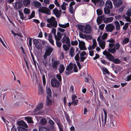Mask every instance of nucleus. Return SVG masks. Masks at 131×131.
Listing matches in <instances>:
<instances>
[{"mask_svg": "<svg viewBox=\"0 0 131 131\" xmlns=\"http://www.w3.org/2000/svg\"><path fill=\"white\" fill-rule=\"evenodd\" d=\"M114 121V117L113 115H111L110 118L108 119L107 122V123L106 124V127L107 128L110 129L112 128L113 127L115 126L113 122Z\"/></svg>", "mask_w": 131, "mask_h": 131, "instance_id": "f257e3e1", "label": "nucleus"}, {"mask_svg": "<svg viewBox=\"0 0 131 131\" xmlns=\"http://www.w3.org/2000/svg\"><path fill=\"white\" fill-rule=\"evenodd\" d=\"M103 54L105 55L106 58L110 61H113L114 58L113 56L110 53H108L107 51L105 50L103 52Z\"/></svg>", "mask_w": 131, "mask_h": 131, "instance_id": "f03ea898", "label": "nucleus"}, {"mask_svg": "<svg viewBox=\"0 0 131 131\" xmlns=\"http://www.w3.org/2000/svg\"><path fill=\"white\" fill-rule=\"evenodd\" d=\"M38 11L39 12L44 13L49 15L50 14V10L47 7H40L38 9Z\"/></svg>", "mask_w": 131, "mask_h": 131, "instance_id": "7ed1b4c3", "label": "nucleus"}, {"mask_svg": "<svg viewBox=\"0 0 131 131\" xmlns=\"http://www.w3.org/2000/svg\"><path fill=\"white\" fill-rule=\"evenodd\" d=\"M51 84L53 87L57 88L60 85V83L56 79L53 78L51 80Z\"/></svg>", "mask_w": 131, "mask_h": 131, "instance_id": "20e7f679", "label": "nucleus"}, {"mask_svg": "<svg viewBox=\"0 0 131 131\" xmlns=\"http://www.w3.org/2000/svg\"><path fill=\"white\" fill-rule=\"evenodd\" d=\"M91 27L90 25L86 24L84 26L83 32L89 34L91 32Z\"/></svg>", "mask_w": 131, "mask_h": 131, "instance_id": "39448f33", "label": "nucleus"}, {"mask_svg": "<svg viewBox=\"0 0 131 131\" xmlns=\"http://www.w3.org/2000/svg\"><path fill=\"white\" fill-rule=\"evenodd\" d=\"M103 110L105 115L104 122L103 121V117L102 114L101 115V119L103 123L102 125H103V126H105L106 124L107 118V113L105 109H103Z\"/></svg>", "mask_w": 131, "mask_h": 131, "instance_id": "423d86ee", "label": "nucleus"}, {"mask_svg": "<svg viewBox=\"0 0 131 131\" xmlns=\"http://www.w3.org/2000/svg\"><path fill=\"white\" fill-rule=\"evenodd\" d=\"M34 43L36 47L38 50L42 49V46L39 41L36 39L33 40Z\"/></svg>", "mask_w": 131, "mask_h": 131, "instance_id": "0eeeda50", "label": "nucleus"}, {"mask_svg": "<svg viewBox=\"0 0 131 131\" xmlns=\"http://www.w3.org/2000/svg\"><path fill=\"white\" fill-rule=\"evenodd\" d=\"M106 30L107 32H112L114 29V26L111 24L107 25L105 27Z\"/></svg>", "mask_w": 131, "mask_h": 131, "instance_id": "6e6552de", "label": "nucleus"}, {"mask_svg": "<svg viewBox=\"0 0 131 131\" xmlns=\"http://www.w3.org/2000/svg\"><path fill=\"white\" fill-rule=\"evenodd\" d=\"M62 10H58L57 8H56L53 10V14L57 18H59L61 14Z\"/></svg>", "mask_w": 131, "mask_h": 131, "instance_id": "1a4fd4ad", "label": "nucleus"}, {"mask_svg": "<svg viewBox=\"0 0 131 131\" xmlns=\"http://www.w3.org/2000/svg\"><path fill=\"white\" fill-rule=\"evenodd\" d=\"M56 123L57 124L60 131H63L62 126V125L61 122L60 120L57 118L55 119H54Z\"/></svg>", "mask_w": 131, "mask_h": 131, "instance_id": "9d476101", "label": "nucleus"}, {"mask_svg": "<svg viewBox=\"0 0 131 131\" xmlns=\"http://www.w3.org/2000/svg\"><path fill=\"white\" fill-rule=\"evenodd\" d=\"M78 41L79 42V48L81 50H86L87 48L85 46V43L83 41H81L79 39Z\"/></svg>", "mask_w": 131, "mask_h": 131, "instance_id": "9b49d317", "label": "nucleus"}, {"mask_svg": "<svg viewBox=\"0 0 131 131\" xmlns=\"http://www.w3.org/2000/svg\"><path fill=\"white\" fill-rule=\"evenodd\" d=\"M105 17L104 15L98 16L97 18L96 21L97 25L101 24L103 21L105 20Z\"/></svg>", "mask_w": 131, "mask_h": 131, "instance_id": "f8f14e48", "label": "nucleus"}, {"mask_svg": "<svg viewBox=\"0 0 131 131\" xmlns=\"http://www.w3.org/2000/svg\"><path fill=\"white\" fill-rule=\"evenodd\" d=\"M64 36L62 38V42L63 43L66 44L70 43V39L68 37H67L66 34H64Z\"/></svg>", "mask_w": 131, "mask_h": 131, "instance_id": "ddd939ff", "label": "nucleus"}, {"mask_svg": "<svg viewBox=\"0 0 131 131\" xmlns=\"http://www.w3.org/2000/svg\"><path fill=\"white\" fill-rule=\"evenodd\" d=\"M59 64V61L54 60L52 62V66L53 69L56 70L57 69V67Z\"/></svg>", "mask_w": 131, "mask_h": 131, "instance_id": "4468645a", "label": "nucleus"}, {"mask_svg": "<svg viewBox=\"0 0 131 131\" xmlns=\"http://www.w3.org/2000/svg\"><path fill=\"white\" fill-rule=\"evenodd\" d=\"M105 5L107 8L109 9H112L113 7L112 3L110 0L106 2Z\"/></svg>", "mask_w": 131, "mask_h": 131, "instance_id": "2eb2a0df", "label": "nucleus"}, {"mask_svg": "<svg viewBox=\"0 0 131 131\" xmlns=\"http://www.w3.org/2000/svg\"><path fill=\"white\" fill-rule=\"evenodd\" d=\"M67 45L64 44L63 45L62 47L65 51H67L68 50L70 47H71V45L70 44H66Z\"/></svg>", "mask_w": 131, "mask_h": 131, "instance_id": "dca6fc26", "label": "nucleus"}, {"mask_svg": "<svg viewBox=\"0 0 131 131\" xmlns=\"http://www.w3.org/2000/svg\"><path fill=\"white\" fill-rule=\"evenodd\" d=\"M51 97H47L46 105L49 106L50 105H51L52 104V101L50 99H49Z\"/></svg>", "mask_w": 131, "mask_h": 131, "instance_id": "f3484780", "label": "nucleus"}, {"mask_svg": "<svg viewBox=\"0 0 131 131\" xmlns=\"http://www.w3.org/2000/svg\"><path fill=\"white\" fill-rule=\"evenodd\" d=\"M53 50V48L50 47H49L48 49L46 50L45 53L46 54H47L48 55H50L51 53Z\"/></svg>", "mask_w": 131, "mask_h": 131, "instance_id": "a211bd4d", "label": "nucleus"}, {"mask_svg": "<svg viewBox=\"0 0 131 131\" xmlns=\"http://www.w3.org/2000/svg\"><path fill=\"white\" fill-rule=\"evenodd\" d=\"M99 46L102 49H104L106 44V42L105 41H102L100 42H99Z\"/></svg>", "mask_w": 131, "mask_h": 131, "instance_id": "6ab92c4d", "label": "nucleus"}, {"mask_svg": "<svg viewBox=\"0 0 131 131\" xmlns=\"http://www.w3.org/2000/svg\"><path fill=\"white\" fill-rule=\"evenodd\" d=\"M77 98V96L75 94H73L72 95L71 99L72 102H75L76 103H78L79 102V100L78 99L75 100V99Z\"/></svg>", "mask_w": 131, "mask_h": 131, "instance_id": "aec40b11", "label": "nucleus"}, {"mask_svg": "<svg viewBox=\"0 0 131 131\" xmlns=\"http://www.w3.org/2000/svg\"><path fill=\"white\" fill-rule=\"evenodd\" d=\"M65 68L63 64H61L60 65L59 69V73L60 74L62 73L64 71Z\"/></svg>", "mask_w": 131, "mask_h": 131, "instance_id": "412c9836", "label": "nucleus"}, {"mask_svg": "<svg viewBox=\"0 0 131 131\" xmlns=\"http://www.w3.org/2000/svg\"><path fill=\"white\" fill-rule=\"evenodd\" d=\"M18 124L20 126H22L25 128H28V126L23 121H19Z\"/></svg>", "mask_w": 131, "mask_h": 131, "instance_id": "4be33fe9", "label": "nucleus"}, {"mask_svg": "<svg viewBox=\"0 0 131 131\" xmlns=\"http://www.w3.org/2000/svg\"><path fill=\"white\" fill-rule=\"evenodd\" d=\"M69 55L71 57H74L75 55L74 49L72 47L70 49Z\"/></svg>", "mask_w": 131, "mask_h": 131, "instance_id": "5701e85b", "label": "nucleus"}, {"mask_svg": "<svg viewBox=\"0 0 131 131\" xmlns=\"http://www.w3.org/2000/svg\"><path fill=\"white\" fill-rule=\"evenodd\" d=\"M65 117L66 119L69 124H70L72 122L70 120V117L68 114L66 113H65Z\"/></svg>", "mask_w": 131, "mask_h": 131, "instance_id": "b1692460", "label": "nucleus"}, {"mask_svg": "<svg viewBox=\"0 0 131 131\" xmlns=\"http://www.w3.org/2000/svg\"><path fill=\"white\" fill-rule=\"evenodd\" d=\"M99 97L100 99L101 100L105 102H106V99L103 95V93L101 91H99Z\"/></svg>", "mask_w": 131, "mask_h": 131, "instance_id": "393cba45", "label": "nucleus"}, {"mask_svg": "<svg viewBox=\"0 0 131 131\" xmlns=\"http://www.w3.org/2000/svg\"><path fill=\"white\" fill-rule=\"evenodd\" d=\"M46 92L47 94V97H51V91L50 88H48L47 89Z\"/></svg>", "mask_w": 131, "mask_h": 131, "instance_id": "a878e982", "label": "nucleus"}, {"mask_svg": "<svg viewBox=\"0 0 131 131\" xmlns=\"http://www.w3.org/2000/svg\"><path fill=\"white\" fill-rule=\"evenodd\" d=\"M116 51L115 47H114V48H109L108 49V52L110 53H111L113 54Z\"/></svg>", "mask_w": 131, "mask_h": 131, "instance_id": "bb28decb", "label": "nucleus"}, {"mask_svg": "<svg viewBox=\"0 0 131 131\" xmlns=\"http://www.w3.org/2000/svg\"><path fill=\"white\" fill-rule=\"evenodd\" d=\"M34 4L36 8H38L42 6L41 4L38 1H34Z\"/></svg>", "mask_w": 131, "mask_h": 131, "instance_id": "cd10ccee", "label": "nucleus"}, {"mask_svg": "<svg viewBox=\"0 0 131 131\" xmlns=\"http://www.w3.org/2000/svg\"><path fill=\"white\" fill-rule=\"evenodd\" d=\"M39 129V131H50L48 128L43 126H40Z\"/></svg>", "mask_w": 131, "mask_h": 131, "instance_id": "c85d7f7f", "label": "nucleus"}, {"mask_svg": "<svg viewBox=\"0 0 131 131\" xmlns=\"http://www.w3.org/2000/svg\"><path fill=\"white\" fill-rule=\"evenodd\" d=\"M114 24L115 25L116 29L117 30H119L120 29V24L117 21H115Z\"/></svg>", "mask_w": 131, "mask_h": 131, "instance_id": "c756f323", "label": "nucleus"}, {"mask_svg": "<svg viewBox=\"0 0 131 131\" xmlns=\"http://www.w3.org/2000/svg\"><path fill=\"white\" fill-rule=\"evenodd\" d=\"M73 68V66L72 63H70L66 68V70H70L72 71V70Z\"/></svg>", "mask_w": 131, "mask_h": 131, "instance_id": "7c9ffc66", "label": "nucleus"}, {"mask_svg": "<svg viewBox=\"0 0 131 131\" xmlns=\"http://www.w3.org/2000/svg\"><path fill=\"white\" fill-rule=\"evenodd\" d=\"M114 18L112 17L107 18L106 20H104L105 23H109L111 22L113 20Z\"/></svg>", "mask_w": 131, "mask_h": 131, "instance_id": "2f4dec72", "label": "nucleus"}, {"mask_svg": "<svg viewBox=\"0 0 131 131\" xmlns=\"http://www.w3.org/2000/svg\"><path fill=\"white\" fill-rule=\"evenodd\" d=\"M59 26L61 27L66 28L69 26V23H67L65 24H59Z\"/></svg>", "mask_w": 131, "mask_h": 131, "instance_id": "473e14b6", "label": "nucleus"}, {"mask_svg": "<svg viewBox=\"0 0 131 131\" xmlns=\"http://www.w3.org/2000/svg\"><path fill=\"white\" fill-rule=\"evenodd\" d=\"M43 106V104L42 102H40L36 108L37 109V110H39L42 109Z\"/></svg>", "mask_w": 131, "mask_h": 131, "instance_id": "72a5a7b5", "label": "nucleus"}, {"mask_svg": "<svg viewBox=\"0 0 131 131\" xmlns=\"http://www.w3.org/2000/svg\"><path fill=\"white\" fill-rule=\"evenodd\" d=\"M80 51L79 50L74 57L75 60L76 61H79L80 60L79 54L80 53Z\"/></svg>", "mask_w": 131, "mask_h": 131, "instance_id": "f704fd0d", "label": "nucleus"}, {"mask_svg": "<svg viewBox=\"0 0 131 131\" xmlns=\"http://www.w3.org/2000/svg\"><path fill=\"white\" fill-rule=\"evenodd\" d=\"M30 3V0H24L23 2V4L25 6H27L29 5Z\"/></svg>", "mask_w": 131, "mask_h": 131, "instance_id": "c9c22d12", "label": "nucleus"}, {"mask_svg": "<svg viewBox=\"0 0 131 131\" xmlns=\"http://www.w3.org/2000/svg\"><path fill=\"white\" fill-rule=\"evenodd\" d=\"M77 27L79 30L82 32L83 31L84 26L79 24L78 25Z\"/></svg>", "mask_w": 131, "mask_h": 131, "instance_id": "e433bc0d", "label": "nucleus"}, {"mask_svg": "<svg viewBox=\"0 0 131 131\" xmlns=\"http://www.w3.org/2000/svg\"><path fill=\"white\" fill-rule=\"evenodd\" d=\"M104 12L105 14H109L110 12V10L109 8H104Z\"/></svg>", "mask_w": 131, "mask_h": 131, "instance_id": "4c0bfd02", "label": "nucleus"}, {"mask_svg": "<svg viewBox=\"0 0 131 131\" xmlns=\"http://www.w3.org/2000/svg\"><path fill=\"white\" fill-rule=\"evenodd\" d=\"M40 122L42 125H45L47 123V121L45 118H44L41 120Z\"/></svg>", "mask_w": 131, "mask_h": 131, "instance_id": "58836bf2", "label": "nucleus"}, {"mask_svg": "<svg viewBox=\"0 0 131 131\" xmlns=\"http://www.w3.org/2000/svg\"><path fill=\"white\" fill-rule=\"evenodd\" d=\"M121 61L118 58H115L113 59V62L115 63L116 64H118L121 62Z\"/></svg>", "mask_w": 131, "mask_h": 131, "instance_id": "ea45409f", "label": "nucleus"}, {"mask_svg": "<svg viewBox=\"0 0 131 131\" xmlns=\"http://www.w3.org/2000/svg\"><path fill=\"white\" fill-rule=\"evenodd\" d=\"M123 3L122 1L121 0H118L117 1L116 4V6L117 7H119Z\"/></svg>", "mask_w": 131, "mask_h": 131, "instance_id": "a19ab883", "label": "nucleus"}, {"mask_svg": "<svg viewBox=\"0 0 131 131\" xmlns=\"http://www.w3.org/2000/svg\"><path fill=\"white\" fill-rule=\"evenodd\" d=\"M24 13L25 14H28L30 12V10L28 8H25L24 10Z\"/></svg>", "mask_w": 131, "mask_h": 131, "instance_id": "79ce46f5", "label": "nucleus"}, {"mask_svg": "<svg viewBox=\"0 0 131 131\" xmlns=\"http://www.w3.org/2000/svg\"><path fill=\"white\" fill-rule=\"evenodd\" d=\"M18 131H27V129L22 127H19L18 128ZM15 131H17L16 130Z\"/></svg>", "mask_w": 131, "mask_h": 131, "instance_id": "37998d69", "label": "nucleus"}, {"mask_svg": "<svg viewBox=\"0 0 131 131\" xmlns=\"http://www.w3.org/2000/svg\"><path fill=\"white\" fill-rule=\"evenodd\" d=\"M129 42V39L128 38H126L124 39L123 42V44H126L128 43Z\"/></svg>", "mask_w": 131, "mask_h": 131, "instance_id": "c03bdc74", "label": "nucleus"}, {"mask_svg": "<svg viewBox=\"0 0 131 131\" xmlns=\"http://www.w3.org/2000/svg\"><path fill=\"white\" fill-rule=\"evenodd\" d=\"M96 12L98 16L101 15L103 13L102 11L99 9H97Z\"/></svg>", "mask_w": 131, "mask_h": 131, "instance_id": "a18cd8bd", "label": "nucleus"}, {"mask_svg": "<svg viewBox=\"0 0 131 131\" xmlns=\"http://www.w3.org/2000/svg\"><path fill=\"white\" fill-rule=\"evenodd\" d=\"M129 24V23H126L123 26V29L124 30H126L127 29V28H128V25Z\"/></svg>", "mask_w": 131, "mask_h": 131, "instance_id": "49530a36", "label": "nucleus"}, {"mask_svg": "<svg viewBox=\"0 0 131 131\" xmlns=\"http://www.w3.org/2000/svg\"><path fill=\"white\" fill-rule=\"evenodd\" d=\"M35 12L34 11L32 12L31 14L28 17V19H31L32 18L34 17L35 16Z\"/></svg>", "mask_w": 131, "mask_h": 131, "instance_id": "de8ad7c7", "label": "nucleus"}, {"mask_svg": "<svg viewBox=\"0 0 131 131\" xmlns=\"http://www.w3.org/2000/svg\"><path fill=\"white\" fill-rule=\"evenodd\" d=\"M29 44H28V46H29V47L32 48V38L30 37H29Z\"/></svg>", "mask_w": 131, "mask_h": 131, "instance_id": "09e8293b", "label": "nucleus"}, {"mask_svg": "<svg viewBox=\"0 0 131 131\" xmlns=\"http://www.w3.org/2000/svg\"><path fill=\"white\" fill-rule=\"evenodd\" d=\"M108 36V34H107L106 33H104L103 34V35L102 37V40H105L106 39V38H107Z\"/></svg>", "mask_w": 131, "mask_h": 131, "instance_id": "8fccbe9b", "label": "nucleus"}, {"mask_svg": "<svg viewBox=\"0 0 131 131\" xmlns=\"http://www.w3.org/2000/svg\"><path fill=\"white\" fill-rule=\"evenodd\" d=\"M18 5L17 8L16 9L20 10L22 6V4L19 2H18Z\"/></svg>", "mask_w": 131, "mask_h": 131, "instance_id": "3c124183", "label": "nucleus"}, {"mask_svg": "<svg viewBox=\"0 0 131 131\" xmlns=\"http://www.w3.org/2000/svg\"><path fill=\"white\" fill-rule=\"evenodd\" d=\"M19 15L20 16V18L22 19H24V15L23 13L20 10L19 11Z\"/></svg>", "mask_w": 131, "mask_h": 131, "instance_id": "603ef678", "label": "nucleus"}, {"mask_svg": "<svg viewBox=\"0 0 131 131\" xmlns=\"http://www.w3.org/2000/svg\"><path fill=\"white\" fill-rule=\"evenodd\" d=\"M71 44L72 46H76L78 45V42L77 40L72 41L71 42Z\"/></svg>", "mask_w": 131, "mask_h": 131, "instance_id": "864d4df0", "label": "nucleus"}, {"mask_svg": "<svg viewBox=\"0 0 131 131\" xmlns=\"http://www.w3.org/2000/svg\"><path fill=\"white\" fill-rule=\"evenodd\" d=\"M79 36L82 39H84L86 38V35H83L82 33L79 32Z\"/></svg>", "mask_w": 131, "mask_h": 131, "instance_id": "5fc2aeb1", "label": "nucleus"}, {"mask_svg": "<svg viewBox=\"0 0 131 131\" xmlns=\"http://www.w3.org/2000/svg\"><path fill=\"white\" fill-rule=\"evenodd\" d=\"M51 24L52 26L55 28H56L57 26V23L56 21H53Z\"/></svg>", "mask_w": 131, "mask_h": 131, "instance_id": "6e6d98bb", "label": "nucleus"}, {"mask_svg": "<svg viewBox=\"0 0 131 131\" xmlns=\"http://www.w3.org/2000/svg\"><path fill=\"white\" fill-rule=\"evenodd\" d=\"M87 58V56L86 57L80 56V62H83L84 60Z\"/></svg>", "mask_w": 131, "mask_h": 131, "instance_id": "4d7b16f0", "label": "nucleus"}, {"mask_svg": "<svg viewBox=\"0 0 131 131\" xmlns=\"http://www.w3.org/2000/svg\"><path fill=\"white\" fill-rule=\"evenodd\" d=\"M76 62L78 67H79V69H81L82 68V66L81 65L79 61H76Z\"/></svg>", "mask_w": 131, "mask_h": 131, "instance_id": "13d9d810", "label": "nucleus"}, {"mask_svg": "<svg viewBox=\"0 0 131 131\" xmlns=\"http://www.w3.org/2000/svg\"><path fill=\"white\" fill-rule=\"evenodd\" d=\"M56 45L57 47L60 48L61 47L62 44V43L59 41H56Z\"/></svg>", "mask_w": 131, "mask_h": 131, "instance_id": "bf43d9fd", "label": "nucleus"}, {"mask_svg": "<svg viewBox=\"0 0 131 131\" xmlns=\"http://www.w3.org/2000/svg\"><path fill=\"white\" fill-rule=\"evenodd\" d=\"M42 79L43 85H45L46 83V80L45 75L44 74L42 75Z\"/></svg>", "mask_w": 131, "mask_h": 131, "instance_id": "052dcab7", "label": "nucleus"}, {"mask_svg": "<svg viewBox=\"0 0 131 131\" xmlns=\"http://www.w3.org/2000/svg\"><path fill=\"white\" fill-rule=\"evenodd\" d=\"M72 71L70 70H67L65 71V74L67 75H68L72 73Z\"/></svg>", "mask_w": 131, "mask_h": 131, "instance_id": "680f3d73", "label": "nucleus"}, {"mask_svg": "<svg viewBox=\"0 0 131 131\" xmlns=\"http://www.w3.org/2000/svg\"><path fill=\"white\" fill-rule=\"evenodd\" d=\"M105 26L104 24H102L99 26V28L101 30H103Z\"/></svg>", "mask_w": 131, "mask_h": 131, "instance_id": "e2e57ef3", "label": "nucleus"}, {"mask_svg": "<svg viewBox=\"0 0 131 131\" xmlns=\"http://www.w3.org/2000/svg\"><path fill=\"white\" fill-rule=\"evenodd\" d=\"M56 77L59 81H61V77L60 74H57L56 75Z\"/></svg>", "mask_w": 131, "mask_h": 131, "instance_id": "0e129e2a", "label": "nucleus"}, {"mask_svg": "<svg viewBox=\"0 0 131 131\" xmlns=\"http://www.w3.org/2000/svg\"><path fill=\"white\" fill-rule=\"evenodd\" d=\"M73 105L74 106H76L77 105V104L75 103V102H72V101L71 102H69L68 103V106H71V105Z\"/></svg>", "mask_w": 131, "mask_h": 131, "instance_id": "69168bd1", "label": "nucleus"}, {"mask_svg": "<svg viewBox=\"0 0 131 131\" xmlns=\"http://www.w3.org/2000/svg\"><path fill=\"white\" fill-rule=\"evenodd\" d=\"M38 93H42L43 92L42 88L40 87V88H39L38 89Z\"/></svg>", "mask_w": 131, "mask_h": 131, "instance_id": "338daca9", "label": "nucleus"}, {"mask_svg": "<svg viewBox=\"0 0 131 131\" xmlns=\"http://www.w3.org/2000/svg\"><path fill=\"white\" fill-rule=\"evenodd\" d=\"M86 53L85 51H83L80 53V56L85 57L84 56L86 55Z\"/></svg>", "mask_w": 131, "mask_h": 131, "instance_id": "774afa93", "label": "nucleus"}]
</instances>
